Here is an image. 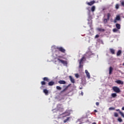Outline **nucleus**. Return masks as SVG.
I'll return each instance as SVG.
<instances>
[{
    "label": "nucleus",
    "instance_id": "48",
    "mask_svg": "<svg viewBox=\"0 0 124 124\" xmlns=\"http://www.w3.org/2000/svg\"><path fill=\"white\" fill-rule=\"evenodd\" d=\"M87 54H89V53H88Z\"/></svg>",
    "mask_w": 124,
    "mask_h": 124
},
{
    "label": "nucleus",
    "instance_id": "39",
    "mask_svg": "<svg viewBox=\"0 0 124 124\" xmlns=\"http://www.w3.org/2000/svg\"><path fill=\"white\" fill-rule=\"evenodd\" d=\"M80 93H81V94L82 95H84V93H83V92H81Z\"/></svg>",
    "mask_w": 124,
    "mask_h": 124
},
{
    "label": "nucleus",
    "instance_id": "40",
    "mask_svg": "<svg viewBox=\"0 0 124 124\" xmlns=\"http://www.w3.org/2000/svg\"><path fill=\"white\" fill-rule=\"evenodd\" d=\"M122 110H124V107H122Z\"/></svg>",
    "mask_w": 124,
    "mask_h": 124
},
{
    "label": "nucleus",
    "instance_id": "45",
    "mask_svg": "<svg viewBox=\"0 0 124 124\" xmlns=\"http://www.w3.org/2000/svg\"><path fill=\"white\" fill-rule=\"evenodd\" d=\"M42 88H43V86L41 87V89H42Z\"/></svg>",
    "mask_w": 124,
    "mask_h": 124
},
{
    "label": "nucleus",
    "instance_id": "5",
    "mask_svg": "<svg viewBox=\"0 0 124 124\" xmlns=\"http://www.w3.org/2000/svg\"><path fill=\"white\" fill-rule=\"evenodd\" d=\"M94 3H95V1L93 0L90 2H87V4H88V5H90V6H92V5H93V4H94Z\"/></svg>",
    "mask_w": 124,
    "mask_h": 124
},
{
    "label": "nucleus",
    "instance_id": "11",
    "mask_svg": "<svg viewBox=\"0 0 124 124\" xmlns=\"http://www.w3.org/2000/svg\"><path fill=\"white\" fill-rule=\"evenodd\" d=\"M113 69L112 67H109V75H111L112 74V72H113Z\"/></svg>",
    "mask_w": 124,
    "mask_h": 124
},
{
    "label": "nucleus",
    "instance_id": "12",
    "mask_svg": "<svg viewBox=\"0 0 124 124\" xmlns=\"http://www.w3.org/2000/svg\"><path fill=\"white\" fill-rule=\"evenodd\" d=\"M109 51L112 55H115V49L113 48H109Z\"/></svg>",
    "mask_w": 124,
    "mask_h": 124
},
{
    "label": "nucleus",
    "instance_id": "13",
    "mask_svg": "<svg viewBox=\"0 0 124 124\" xmlns=\"http://www.w3.org/2000/svg\"><path fill=\"white\" fill-rule=\"evenodd\" d=\"M48 86H53V85H55V82L51 81L48 82Z\"/></svg>",
    "mask_w": 124,
    "mask_h": 124
},
{
    "label": "nucleus",
    "instance_id": "27",
    "mask_svg": "<svg viewBox=\"0 0 124 124\" xmlns=\"http://www.w3.org/2000/svg\"><path fill=\"white\" fill-rule=\"evenodd\" d=\"M56 89L57 90H59V91H61V90H62V87L57 86H56Z\"/></svg>",
    "mask_w": 124,
    "mask_h": 124
},
{
    "label": "nucleus",
    "instance_id": "20",
    "mask_svg": "<svg viewBox=\"0 0 124 124\" xmlns=\"http://www.w3.org/2000/svg\"><path fill=\"white\" fill-rule=\"evenodd\" d=\"M107 16L108 20H110V17H111V14L108 13Z\"/></svg>",
    "mask_w": 124,
    "mask_h": 124
},
{
    "label": "nucleus",
    "instance_id": "36",
    "mask_svg": "<svg viewBox=\"0 0 124 124\" xmlns=\"http://www.w3.org/2000/svg\"><path fill=\"white\" fill-rule=\"evenodd\" d=\"M96 105L97 106H98V105H99V102H96Z\"/></svg>",
    "mask_w": 124,
    "mask_h": 124
},
{
    "label": "nucleus",
    "instance_id": "8",
    "mask_svg": "<svg viewBox=\"0 0 124 124\" xmlns=\"http://www.w3.org/2000/svg\"><path fill=\"white\" fill-rule=\"evenodd\" d=\"M97 31H101L102 32H104V31H105V29L100 28H97Z\"/></svg>",
    "mask_w": 124,
    "mask_h": 124
},
{
    "label": "nucleus",
    "instance_id": "3",
    "mask_svg": "<svg viewBox=\"0 0 124 124\" xmlns=\"http://www.w3.org/2000/svg\"><path fill=\"white\" fill-rule=\"evenodd\" d=\"M56 49H58V51H60L62 53H65V50L62 47H57Z\"/></svg>",
    "mask_w": 124,
    "mask_h": 124
},
{
    "label": "nucleus",
    "instance_id": "4",
    "mask_svg": "<svg viewBox=\"0 0 124 124\" xmlns=\"http://www.w3.org/2000/svg\"><path fill=\"white\" fill-rule=\"evenodd\" d=\"M57 61H59V62H61L63 64H65L66 65L67 64V62L64 60H62L60 58L57 59Z\"/></svg>",
    "mask_w": 124,
    "mask_h": 124
},
{
    "label": "nucleus",
    "instance_id": "29",
    "mask_svg": "<svg viewBox=\"0 0 124 124\" xmlns=\"http://www.w3.org/2000/svg\"><path fill=\"white\" fill-rule=\"evenodd\" d=\"M118 122H120V123H122V122H123V120L121 118H119L118 119Z\"/></svg>",
    "mask_w": 124,
    "mask_h": 124
},
{
    "label": "nucleus",
    "instance_id": "47",
    "mask_svg": "<svg viewBox=\"0 0 124 124\" xmlns=\"http://www.w3.org/2000/svg\"><path fill=\"white\" fill-rule=\"evenodd\" d=\"M67 116H69V114H66Z\"/></svg>",
    "mask_w": 124,
    "mask_h": 124
},
{
    "label": "nucleus",
    "instance_id": "2",
    "mask_svg": "<svg viewBox=\"0 0 124 124\" xmlns=\"http://www.w3.org/2000/svg\"><path fill=\"white\" fill-rule=\"evenodd\" d=\"M112 90L115 92V93H121V90H120V88L116 86H114L112 87Z\"/></svg>",
    "mask_w": 124,
    "mask_h": 124
},
{
    "label": "nucleus",
    "instance_id": "38",
    "mask_svg": "<svg viewBox=\"0 0 124 124\" xmlns=\"http://www.w3.org/2000/svg\"><path fill=\"white\" fill-rule=\"evenodd\" d=\"M94 112L95 113H96V112H97V110L96 109H94Z\"/></svg>",
    "mask_w": 124,
    "mask_h": 124
},
{
    "label": "nucleus",
    "instance_id": "6",
    "mask_svg": "<svg viewBox=\"0 0 124 124\" xmlns=\"http://www.w3.org/2000/svg\"><path fill=\"white\" fill-rule=\"evenodd\" d=\"M85 73L86 74L87 78H88L89 79H91V75H90V73H89L87 70H85Z\"/></svg>",
    "mask_w": 124,
    "mask_h": 124
},
{
    "label": "nucleus",
    "instance_id": "14",
    "mask_svg": "<svg viewBox=\"0 0 124 124\" xmlns=\"http://www.w3.org/2000/svg\"><path fill=\"white\" fill-rule=\"evenodd\" d=\"M44 93H45L46 95H48V93H49V91L47 89H44L43 91Z\"/></svg>",
    "mask_w": 124,
    "mask_h": 124
},
{
    "label": "nucleus",
    "instance_id": "35",
    "mask_svg": "<svg viewBox=\"0 0 124 124\" xmlns=\"http://www.w3.org/2000/svg\"><path fill=\"white\" fill-rule=\"evenodd\" d=\"M118 20H116V18H115V19H114V23H117V21Z\"/></svg>",
    "mask_w": 124,
    "mask_h": 124
},
{
    "label": "nucleus",
    "instance_id": "10",
    "mask_svg": "<svg viewBox=\"0 0 124 124\" xmlns=\"http://www.w3.org/2000/svg\"><path fill=\"white\" fill-rule=\"evenodd\" d=\"M115 83H117V84H120V85H124V81H122L120 80H116Z\"/></svg>",
    "mask_w": 124,
    "mask_h": 124
},
{
    "label": "nucleus",
    "instance_id": "24",
    "mask_svg": "<svg viewBox=\"0 0 124 124\" xmlns=\"http://www.w3.org/2000/svg\"><path fill=\"white\" fill-rule=\"evenodd\" d=\"M119 8H120V5L119 4H116L115 5L116 9H119Z\"/></svg>",
    "mask_w": 124,
    "mask_h": 124
},
{
    "label": "nucleus",
    "instance_id": "7",
    "mask_svg": "<svg viewBox=\"0 0 124 124\" xmlns=\"http://www.w3.org/2000/svg\"><path fill=\"white\" fill-rule=\"evenodd\" d=\"M59 84H61V85H64L66 84V82L64 80H59L58 81Z\"/></svg>",
    "mask_w": 124,
    "mask_h": 124
},
{
    "label": "nucleus",
    "instance_id": "1",
    "mask_svg": "<svg viewBox=\"0 0 124 124\" xmlns=\"http://www.w3.org/2000/svg\"><path fill=\"white\" fill-rule=\"evenodd\" d=\"M43 80L44 81H42L41 82V84L42 86H45V85H46V82L50 81V79H49V78H48L47 77L44 78H43Z\"/></svg>",
    "mask_w": 124,
    "mask_h": 124
},
{
    "label": "nucleus",
    "instance_id": "15",
    "mask_svg": "<svg viewBox=\"0 0 124 124\" xmlns=\"http://www.w3.org/2000/svg\"><path fill=\"white\" fill-rule=\"evenodd\" d=\"M84 60H85V56H83L81 58L79 62V63H83V61H84Z\"/></svg>",
    "mask_w": 124,
    "mask_h": 124
},
{
    "label": "nucleus",
    "instance_id": "22",
    "mask_svg": "<svg viewBox=\"0 0 124 124\" xmlns=\"http://www.w3.org/2000/svg\"><path fill=\"white\" fill-rule=\"evenodd\" d=\"M94 10H95V6H93L91 8V11L93 12V11H94Z\"/></svg>",
    "mask_w": 124,
    "mask_h": 124
},
{
    "label": "nucleus",
    "instance_id": "21",
    "mask_svg": "<svg viewBox=\"0 0 124 124\" xmlns=\"http://www.w3.org/2000/svg\"><path fill=\"white\" fill-rule=\"evenodd\" d=\"M116 27L118 29V30H120L121 29V25L117 23L116 24Z\"/></svg>",
    "mask_w": 124,
    "mask_h": 124
},
{
    "label": "nucleus",
    "instance_id": "28",
    "mask_svg": "<svg viewBox=\"0 0 124 124\" xmlns=\"http://www.w3.org/2000/svg\"><path fill=\"white\" fill-rule=\"evenodd\" d=\"M114 117H116L119 116V114H118V113H117V112H115V113H114Z\"/></svg>",
    "mask_w": 124,
    "mask_h": 124
},
{
    "label": "nucleus",
    "instance_id": "25",
    "mask_svg": "<svg viewBox=\"0 0 124 124\" xmlns=\"http://www.w3.org/2000/svg\"><path fill=\"white\" fill-rule=\"evenodd\" d=\"M69 119H70V117L67 118L66 119L64 120L63 123H67L68 122V121H69Z\"/></svg>",
    "mask_w": 124,
    "mask_h": 124
},
{
    "label": "nucleus",
    "instance_id": "16",
    "mask_svg": "<svg viewBox=\"0 0 124 124\" xmlns=\"http://www.w3.org/2000/svg\"><path fill=\"white\" fill-rule=\"evenodd\" d=\"M121 54H122V50H118L117 53V57H119V56H121Z\"/></svg>",
    "mask_w": 124,
    "mask_h": 124
},
{
    "label": "nucleus",
    "instance_id": "17",
    "mask_svg": "<svg viewBox=\"0 0 124 124\" xmlns=\"http://www.w3.org/2000/svg\"><path fill=\"white\" fill-rule=\"evenodd\" d=\"M67 89H68V86H66L64 89H63L62 91L60 92V93H62L64 92H65V91H66V90H67Z\"/></svg>",
    "mask_w": 124,
    "mask_h": 124
},
{
    "label": "nucleus",
    "instance_id": "18",
    "mask_svg": "<svg viewBox=\"0 0 124 124\" xmlns=\"http://www.w3.org/2000/svg\"><path fill=\"white\" fill-rule=\"evenodd\" d=\"M115 19L117 21H121V16H117Z\"/></svg>",
    "mask_w": 124,
    "mask_h": 124
},
{
    "label": "nucleus",
    "instance_id": "30",
    "mask_svg": "<svg viewBox=\"0 0 124 124\" xmlns=\"http://www.w3.org/2000/svg\"><path fill=\"white\" fill-rule=\"evenodd\" d=\"M79 68H82V67H83V65L82 63H79Z\"/></svg>",
    "mask_w": 124,
    "mask_h": 124
},
{
    "label": "nucleus",
    "instance_id": "33",
    "mask_svg": "<svg viewBox=\"0 0 124 124\" xmlns=\"http://www.w3.org/2000/svg\"><path fill=\"white\" fill-rule=\"evenodd\" d=\"M109 110H115V108L110 107L109 108Z\"/></svg>",
    "mask_w": 124,
    "mask_h": 124
},
{
    "label": "nucleus",
    "instance_id": "44",
    "mask_svg": "<svg viewBox=\"0 0 124 124\" xmlns=\"http://www.w3.org/2000/svg\"><path fill=\"white\" fill-rule=\"evenodd\" d=\"M122 65H123L124 66V63H123Z\"/></svg>",
    "mask_w": 124,
    "mask_h": 124
},
{
    "label": "nucleus",
    "instance_id": "23",
    "mask_svg": "<svg viewBox=\"0 0 124 124\" xmlns=\"http://www.w3.org/2000/svg\"><path fill=\"white\" fill-rule=\"evenodd\" d=\"M112 97L115 98L117 96V94L116 93H113L111 94Z\"/></svg>",
    "mask_w": 124,
    "mask_h": 124
},
{
    "label": "nucleus",
    "instance_id": "46",
    "mask_svg": "<svg viewBox=\"0 0 124 124\" xmlns=\"http://www.w3.org/2000/svg\"><path fill=\"white\" fill-rule=\"evenodd\" d=\"M66 113H67V112H65L64 114H65V115H66Z\"/></svg>",
    "mask_w": 124,
    "mask_h": 124
},
{
    "label": "nucleus",
    "instance_id": "41",
    "mask_svg": "<svg viewBox=\"0 0 124 124\" xmlns=\"http://www.w3.org/2000/svg\"><path fill=\"white\" fill-rule=\"evenodd\" d=\"M79 89H80V90H82L83 89V88L80 87V88H79Z\"/></svg>",
    "mask_w": 124,
    "mask_h": 124
},
{
    "label": "nucleus",
    "instance_id": "43",
    "mask_svg": "<svg viewBox=\"0 0 124 124\" xmlns=\"http://www.w3.org/2000/svg\"><path fill=\"white\" fill-rule=\"evenodd\" d=\"M58 58H62V57L61 56H58Z\"/></svg>",
    "mask_w": 124,
    "mask_h": 124
},
{
    "label": "nucleus",
    "instance_id": "37",
    "mask_svg": "<svg viewBox=\"0 0 124 124\" xmlns=\"http://www.w3.org/2000/svg\"><path fill=\"white\" fill-rule=\"evenodd\" d=\"M116 111L117 112H119V113H120V112H121V110H120V109H116Z\"/></svg>",
    "mask_w": 124,
    "mask_h": 124
},
{
    "label": "nucleus",
    "instance_id": "42",
    "mask_svg": "<svg viewBox=\"0 0 124 124\" xmlns=\"http://www.w3.org/2000/svg\"><path fill=\"white\" fill-rule=\"evenodd\" d=\"M92 124H96V123H95V122H94V123H93Z\"/></svg>",
    "mask_w": 124,
    "mask_h": 124
},
{
    "label": "nucleus",
    "instance_id": "31",
    "mask_svg": "<svg viewBox=\"0 0 124 124\" xmlns=\"http://www.w3.org/2000/svg\"><path fill=\"white\" fill-rule=\"evenodd\" d=\"M113 31L114 32H116V31H118V30L117 29H113Z\"/></svg>",
    "mask_w": 124,
    "mask_h": 124
},
{
    "label": "nucleus",
    "instance_id": "26",
    "mask_svg": "<svg viewBox=\"0 0 124 124\" xmlns=\"http://www.w3.org/2000/svg\"><path fill=\"white\" fill-rule=\"evenodd\" d=\"M119 114H120V115L122 116V117H123V118H124V114L123 113V112L120 111Z\"/></svg>",
    "mask_w": 124,
    "mask_h": 124
},
{
    "label": "nucleus",
    "instance_id": "32",
    "mask_svg": "<svg viewBox=\"0 0 124 124\" xmlns=\"http://www.w3.org/2000/svg\"><path fill=\"white\" fill-rule=\"evenodd\" d=\"M75 77H76V78H79V74H75Z\"/></svg>",
    "mask_w": 124,
    "mask_h": 124
},
{
    "label": "nucleus",
    "instance_id": "34",
    "mask_svg": "<svg viewBox=\"0 0 124 124\" xmlns=\"http://www.w3.org/2000/svg\"><path fill=\"white\" fill-rule=\"evenodd\" d=\"M95 37V38H98V37H99V35H98V34L96 35Z\"/></svg>",
    "mask_w": 124,
    "mask_h": 124
},
{
    "label": "nucleus",
    "instance_id": "9",
    "mask_svg": "<svg viewBox=\"0 0 124 124\" xmlns=\"http://www.w3.org/2000/svg\"><path fill=\"white\" fill-rule=\"evenodd\" d=\"M69 77L71 83H75V80L74 79V78H72V76H70Z\"/></svg>",
    "mask_w": 124,
    "mask_h": 124
},
{
    "label": "nucleus",
    "instance_id": "19",
    "mask_svg": "<svg viewBox=\"0 0 124 124\" xmlns=\"http://www.w3.org/2000/svg\"><path fill=\"white\" fill-rule=\"evenodd\" d=\"M108 21H109V20H108V18H104L103 20L104 24H107V23H108Z\"/></svg>",
    "mask_w": 124,
    "mask_h": 124
}]
</instances>
